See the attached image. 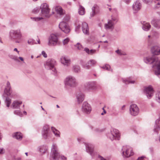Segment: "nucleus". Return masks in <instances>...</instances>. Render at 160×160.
<instances>
[{
	"label": "nucleus",
	"instance_id": "obj_44",
	"mask_svg": "<svg viewBox=\"0 0 160 160\" xmlns=\"http://www.w3.org/2000/svg\"><path fill=\"white\" fill-rule=\"evenodd\" d=\"M90 62L89 61L87 63L83 65V67L84 68L87 69H89L90 68Z\"/></svg>",
	"mask_w": 160,
	"mask_h": 160
},
{
	"label": "nucleus",
	"instance_id": "obj_15",
	"mask_svg": "<svg viewBox=\"0 0 160 160\" xmlns=\"http://www.w3.org/2000/svg\"><path fill=\"white\" fill-rule=\"evenodd\" d=\"M61 63L65 66H68L70 65L69 59L66 56H64L61 57L60 59Z\"/></svg>",
	"mask_w": 160,
	"mask_h": 160
},
{
	"label": "nucleus",
	"instance_id": "obj_18",
	"mask_svg": "<svg viewBox=\"0 0 160 160\" xmlns=\"http://www.w3.org/2000/svg\"><path fill=\"white\" fill-rule=\"evenodd\" d=\"M82 31L84 33L88 34L89 33V28L88 25L85 22H83L82 23Z\"/></svg>",
	"mask_w": 160,
	"mask_h": 160
},
{
	"label": "nucleus",
	"instance_id": "obj_54",
	"mask_svg": "<svg viewBox=\"0 0 160 160\" xmlns=\"http://www.w3.org/2000/svg\"><path fill=\"white\" fill-rule=\"evenodd\" d=\"M144 157H141L138 158L137 160H144Z\"/></svg>",
	"mask_w": 160,
	"mask_h": 160
},
{
	"label": "nucleus",
	"instance_id": "obj_16",
	"mask_svg": "<svg viewBox=\"0 0 160 160\" xmlns=\"http://www.w3.org/2000/svg\"><path fill=\"white\" fill-rule=\"evenodd\" d=\"M82 110L85 112L88 113L91 111V108L90 105L87 102H84L82 106Z\"/></svg>",
	"mask_w": 160,
	"mask_h": 160
},
{
	"label": "nucleus",
	"instance_id": "obj_36",
	"mask_svg": "<svg viewBox=\"0 0 160 160\" xmlns=\"http://www.w3.org/2000/svg\"><path fill=\"white\" fill-rule=\"evenodd\" d=\"M84 50L87 52L89 54H92L93 53H94L95 52L96 50H89V49L88 48H85L84 49Z\"/></svg>",
	"mask_w": 160,
	"mask_h": 160
},
{
	"label": "nucleus",
	"instance_id": "obj_59",
	"mask_svg": "<svg viewBox=\"0 0 160 160\" xmlns=\"http://www.w3.org/2000/svg\"><path fill=\"white\" fill-rule=\"evenodd\" d=\"M126 2L127 3H129V2H130V0H126Z\"/></svg>",
	"mask_w": 160,
	"mask_h": 160
},
{
	"label": "nucleus",
	"instance_id": "obj_46",
	"mask_svg": "<svg viewBox=\"0 0 160 160\" xmlns=\"http://www.w3.org/2000/svg\"><path fill=\"white\" fill-rule=\"evenodd\" d=\"M76 46L78 49L80 50L82 48V46L79 43H78Z\"/></svg>",
	"mask_w": 160,
	"mask_h": 160
},
{
	"label": "nucleus",
	"instance_id": "obj_51",
	"mask_svg": "<svg viewBox=\"0 0 160 160\" xmlns=\"http://www.w3.org/2000/svg\"><path fill=\"white\" fill-rule=\"evenodd\" d=\"M89 62H90V64H95L96 63V61H95L93 60H92L89 61Z\"/></svg>",
	"mask_w": 160,
	"mask_h": 160
},
{
	"label": "nucleus",
	"instance_id": "obj_52",
	"mask_svg": "<svg viewBox=\"0 0 160 160\" xmlns=\"http://www.w3.org/2000/svg\"><path fill=\"white\" fill-rule=\"evenodd\" d=\"M61 158L62 160H67L66 158L64 156H61Z\"/></svg>",
	"mask_w": 160,
	"mask_h": 160
},
{
	"label": "nucleus",
	"instance_id": "obj_8",
	"mask_svg": "<svg viewBox=\"0 0 160 160\" xmlns=\"http://www.w3.org/2000/svg\"><path fill=\"white\" fill-rule=\"evenodd\" d=\"M48 40V45L49 46H55L59 44L57 36L54 34H50Z\"/></svg>",
	"mask_w": 160,
	"mask_h": 160
},
{
	"label": "nucleus",
	"instance_id": "obj_5",
	"mask_svg": "<svg viewBox=\"0 0 160 160\" xmlns=\"http://www.w3.org/2000/svg\"><path fill=\"white\" fill-rule=\"evenodd\" d=\"M56 64V61L53 59H50L48 60L44 63L45 68L51 70V72L53 74L55 75L57 73V70L55 68Z\"/></svg>",
	"mask_w": 160,
	"mask_h": 160
},
{
	"label": "nucleus",
	"instance_id": "obj_53",
	"mask_svg": "<svg viewBox=\"0 0 160 160\" xmlns=\"http://www.w3.org/2000/svg\"><path fill=\"white\" fill-rule=\"evenodd\" d=\"M13 51H16V52H17L18 53V55H19V51L18 50V49L17 48H15L14 49Z\"/></svg>",
	"mask_w": 160,
	"mask_h": 160
},
{
	"label": "nucleus",
	"instance_id": "obj_29",
	"mask_svg": "<svg viewBox=\"0 0 160 160\" xmlns=\"http://www.w3.org/2000/svg\"><path fill=\"white\" fill-rule=\"evenodd\" d=\"M51 129L56 137H60V132L59 131L53 127H52Z\"/></svg>",
	"mask_w": 160,
	"mask_h": 160
},
{
	"label": "nucleus",
	"instance_id": "obj_41",
	"mask_svg": "<svg viewBox=\"0 0 160 160\" xmlns=\"http://www.w3.org/2000/svg\"><path fill=\"white\" fill-rule=\"evenodd\" d=\"M70 39L69 38H67L64 39L62 41V42L64 45H66L69 42Z\"/></svg>",
	"mask_w": 160,
	"mask_h": 160
},
{
	"label": "nucleus",
	"instance_id": "obj_3",
	"mask_svg": "<svg viewBox=\"0 0 160 160\" xmlns=\"http://www.w3.org/2000/svg\"><path fill=\"white\" fill-rule=\"evenodd\" d=\"M11 39L15 40L17 43H20L22 40V36L20 28L11 30L9 32Z\"/></svg>",
	"mask_w": 160,
	"mask_h": 160
},
{
	"label": "nucleus",
	"instance_id": "obj_25",
	"mask_svg": "<svg viewBox=\"0 0 160 160\" xmlns=\"http://www.w3.org/2000/svg\"><path fill=\"white\" fill-rule=\"evenodd\" d=\"M85 87L86 89L88 90H93L96 88V87L94 85L93 83H91L87 84L85 85Z\"/></svg>",
	"mask_w": 160,
	"mask_h": 160
},
{
	"label": "nucleus",
	"instance_id": "obj_24",
	"mask_svg": "<svg viewBox=\"0 0 160 160\" xmlns=\"http://www.w3.org/2000/svg\"><path fill=\"white\" fill-rule=\"evenodd\" d=\"M113 23L111 20H109L108 23L105 24V27L106 29H112L113 28Z\"/></svg>",
	"mask_w": 160,
	"mask_h": 160
},
{
	"label": "nucleus",
	"instance_id": "obj_26",
	"mask_svg": "<svg viewBox=\"0 0 160 160\" xmlns=\"http://www.w3.org/2000/svg\"><path fill=\"white\" fill-rule=\"evenodd\" d=\"M77 99L78 103L82 102L84 99V95L82 93H79L77 96Z\"/></svg>",
	"mask_w": 160,
	"mask_h": 160
},
{
	"label": "nucleus",
	"instance_id": "obj_12",
	"mask_svg": "<svg viewBox=\"0 0 160 160\" xmlns=\"http://www.w3.org/2000/svg\"><path fill=\"white\" fill-rule=\"evenodd\" d=\"M129 111L130 114L132 116H136L139 113V109L136 104H132L130 107Z\"/></svg>",
	"mask_w": 160,
	"mask_h": 160
},
{
	"label": "nucleus",
	"instance_id": "obj_45",
	"mask_svg": "<svg viewBox=\"0 0 160 160\" xmlns=\"http://www.w3.org/2000/svg\"><path fill=\"white\" fill-rule=\"evenodd\" d=\"M123 82L125 83L126 84H127L129 83H134V81H131L127 79L123 80Z\"/></svg>",
	"mask_w": 160,
	"mask_h": 160
},
{
	"label": "nucleus",
	"instance_id": "obj_21",
	"mask_svg": "<svg viewBox=\"0 0 160 160\" xmlns=\"http://www.w3.org/2000/svg\"><path fill=\"white\" fill-rule=\"evenodd\" d=\"M13 137L18 140H21L22 138V135L20 132H18L13 134Z\"/></svg>",
	"mask_w": 160,
	"mask_h": 160
},
{
	"label": "nucleus",
	"instance_id": "obj_58",
	"mask_svg": "<svg viewBox=\"0 0 160 160\" xmlns=\"http://www.w3.org/2000/svg\"><path fill=\"white\" fill-rule=\"evenodd\" d=\"M23 113L25 115H26L27 114V112L26 111H24L23 112Z\"/></svg>",
	"mask_w": 160,
	"mask_h": 160
},
{
	"label": "nucleus",
	"instance_id": "obj_19",
	"mask_svg": "<svg viewBox=\"0 0 160 160\" xmlns=\"http://www.w3.org/2000/svg\"><path fill=\"white\" fill-rule=\"evenodd\" d=\"M64 83L65 84V88L68 89L70 87V76H67L64 79Z\"/></svg>",
	"mask_w": 160,
	"mask_h": 160
},
{
	"label": "nucleus",
	"instance_id": "obj_50",
	"mask_svg": "<svg viewBox=\"0 0 160 160\" xmlns=\"http://www.w3.org/2000/svg\"><path fill=\"white\" fill-rule=\"evenodd\" d=\"M116 52L118 54L122 55H123L124 54L122 53L121 52V51L119 50H118L116 51Z\"/></svg>",
	"mask_w": 160,
	"mask_h": 160
},
{
	"label": "nucleus",
	"instance_id": "obj_17",
	"mask_svg": "<svg viewBox=\"0 0 160 160\" xmlns=\"http://www.w3.org/2000/svg\"><path fill=\"white\" fill-rule=\"evenodd\" d=\"M54 8L57 13L60 16L63 15L65 14V11L60 6H56Z\"/></svg>",
	"mask_w": 160,
	"mask_h": 160
},
{
	"label": "nucleus",
	"instance_id": "obj_23",
	"mask_svg": "<svg viewBox=\"0 0 160 160\" xmlns=\"http://www.w3.org/2000/svg\"><path fill=\"white\" fill-rule=\"evenodd\" d=\"M141 3L139 1H137L133 5V8L134 11H137L139 10L141 8Z\"/></svg>",
	"mask_w": 160,
	"mask_h": 160
},
{
	"label": "nucleus",
	"instance_id": "obj_32",
	"mask_svg": "<svg viewBox=\"0 0 160 160\" xmlns=\"http://www.w3.org/2000/svg\"><path fill=\"white\" fill-rule=\"evenodd\" d=\"M151 28V26L149 23H146L143 25V30L145 31H148Z\"/></svg>",
	"mask_w": 160,
	"mask_h": 160
},
{
	"label": "nucleus",
	"instance_id": "obj_49",
	"mask_svg": "<svg viewBox=\"0 0 160 160\" xmlns=\"http://www.w3.org/2000/svg\"><path fill=\"white\" fill-rule=\"evenodd\" d=\"M104 68L107 70H109L110 68V66L109 65H106L104 67Z\"/></svg>",
	"mask_w": 160,
	"mask_h": 160
},
{
	"label": "nucleus",
	"instance_id": "obj_39",
	"mask_svg": "<svg viewBox=\"0 0 160 160\" xmlns=\"http://www.w3.org/2000/svg\"><path fill=\"white\" fill-rule=\"evenodd\" d=\"M79 21H77L76 22L75 24L76 25L75 30L76 31H78L79 29L81 27L80 24L79 23Z\"/></svg>",
	"mask_w": 160,
	"mask_h": 160
},
{
	"label": "nucleus",
	"instance_id": "obj_7",
	"mask_svg": "<svg viewBox=\"0 0 160 160\" xmlns=\"http://www.w3.org/2000/svg\"><path fill=\"white\" fill-rule=\"evenodd\" d=\"M4 93L8 96H9L13 98H16L18 96L17 93L12 89L10 83L9 82H7L6 86L4 90Z\"/></svg>",
	"mask_w": 160,
	"mask_h": 160
},
{
	"label": "nucleus",
	"instance_id": "obj_1",
	"mask_svg": "<svg viewBox=\"0 0 160 160\" xmlns=\"http://www.w3.org/2000/svg\"><path fill=\"white\" fill-rule=\"evenodd\" d=\"M146 63H154L153 68L155 70V73L156 75H160V60H159L157 57L153 56L152 57H147L144 59Z\"/></svg>",
	"mask_w": 160,
	"mask_h": 160
},
{
	"label": "nucleus",
	"instance_id": "obj_38",
	"mask_svg": "<svg viewBox=\"0 0 160 160\" xmlns=\"http://www.w3.org/2000/svg\"><path fill=\"white\" fill-rule=\"evenodd\" d=\"M14 113L20 117H22L23 114L20 110H15L14 111Z\"/></svg>",
	"mask_w": 160,
	"mask_h": 160
},
{
	"label": "nucleus",
	"instance_id": "obj_37",
	"mask_svg": "<svg viewBox=\"0 0 160 160\" xmlns=\"http://www.w3.org/2000/svg\"><path fill=\"white\" fill-rule=\"evenodd\" d=\"M9 57L10 58L13 59L15 61L17 62H19V61L18 59V57L16 56L10 55L9 56Z\"/></svg>",
	"mask_w": 160,
	"mask_h": 160
},
{
	"label": "nucleus",
	"instance_id": "obj_56",
	"mask_svg": "<svg viewBox=\"0 0 160 160\" xmlns=\"http://www.w3.org/2000/svg\"><path fill=\"white\" fill-rule=\"evenodd\" d=\"M18 58H19L22 61H24L23 58L22 57H19Z\"/></svg>",
	"mask_w": 160,
	"mask_h": 160
},
{
	"label": "nucleus",
	"instance_id": "obj_64",
	"mask_svg": "<svg viewBox=\"0 0 160 160\" xmlns=\"http://www.w3.org/2000/svg\"><path fill=\"white\" fill-rule=\"evenodd\" d=\"M31 58H32H32H33V56L32 55V56H31Z\"/></svg>",
	"mask_w": 160,
	"mask_h": 160
},
{
	"label": "nucleus",
	"instance_id": "obj_27",
	"mask_svg": "<svg viewBox=\"0 0 160 160\" xmlns=\"http://www.w3.org/2000/svg\"><path fill=\"white\" fill-rule=\"evenodd\" d=\"M145 2L146 3H148L151 2H154L156 4L155 5L156 7L157 8L160 7V0H144Z\"/></svg>",
	"mask_w": 160,
	"mask_h": 160
},
{
	"label": "nucleus",
	"instance_id": "obj_4",
	"mask_svg": "<svg viewBox=\"0 0 160 160\" xmlns=\"http://www.w3.org/2000/svg\"><path fill=\"white\" fill-rule=\"evenodd\" d=\"M5 102L8 108L10 107L12 109H20V106L22 104V101L15 100L11 104V100L8 97L6 98Z\"/></svg>",
	"mask_w": 160,
	"mask_h": 160
},
{
	"label": "nucleus",
	"instance_id": "obj_48",
	"mask_svg": "<svg viewBox=\"0 0 160 160\" xmlns=\"http://www.w3.org/2000/svg\"><path fill=\"white\" fill-rule=\"evenodd\" d=\"M5 152V150L3 148H0V154H2Z\"/></svg>",
	"mask_w": 160,
	"mask_h": 160
},
{
	"label": "nucleus",
	"instance_id": "obj_30",
	"mask_svg": "<svg viewBox=\"0 0 160 160\" xmlns=\"http://www.w3.org/2000/svg\"><path fill=\"white\" fill-rule=\"evenodd\" d=\"M78 13L80 15H82L85 13V10L84 8L81 5H79L78 10Z\"/></svg>",
	"mask_w": 160,
	"mask_h": 160
},
{
	"label": "nucleus",
	"instance_id": "obj_62",
	"mask_svg": "<svg viewBox=\"0 0 160 160\" xmlns=\"http://www.w3.org/2000/svg\"><path fill=\"white\" fill-rule=\"evenodd\" d=\"M56 107H57V108H60V107H59V106L58 105H56Z\"/></svg>",
	"mask_w": 160,
	"mask_h": 160
},
{
	"label": "nucleus",
	"instance_id": "obj_42",
	"mask_svg": "<svg viewBox=\"0 0 160 160\" xmlns=\"http://www.w3.org/2000/svg\"><path fill=\"white\" fill-rule=\"evenodd\" d=\"M156 98L157 100L159 102H160V92H158L157 93Z\"/></svg>",
	"mask_w": 160,
	"mask_h": 160
},
{
	"label": "nucleus",
	"instance_id": "obj_47",
	"mask_svg": "<svg viewBox=\"0 0 160 160\" xmlns=\"http://www.w3.org/2000/svg\"><path fill=\"white\" fill-rule=\"evenodd\" d=\"M42 54L43 57L45 58L47 57V55L44 51H42Z\"/></svg>",
	"mask_w": 160,
	"mask_h": 160
},
{
	"label": "nucleus",
	"instance_id": "obj_13",
	"mask_svg": "<svg viewBox=\"0 0 160 160\" xmlns=\"http://www.w3.org/2000/svg\"><path fill=\"white\" fill-rule=\"evenodd\" d=\"M120 134L118 130L115 129L111 131V134L109 136V138L112 140L114 139L118 140L120 137Z\"/></svg>",
	"mask_w": 160,
	"mask_h": 160
},
{
	"label": "nucleus",
	"instance_id": "obj_60",
	"mask_svg": "<svg viewBox=\"0 0 160 160\" xmlns=\"http://www.w3.org/2000/svg\"><path fill=\"white\" fill-rule=\"evenodd\" d=\"M41 108H42V109L43 110V111H45V110L44 109V108L42 107V106H41Z\"/></svg>",
	"mask_w": 160,
	"mask_h": 160
},
{
	"label": "nucleus",
	"instance_id": "obj_35",
	"mask_svg": "<svg viewBox=\"0 0 160 160\" xmlns=\"http://www.w3.org/2000/svg\"><path fill=\"white\" fill-rule=\"evenodd\" d=\"M28 43L30 45H32L37 44V42L35 41L32 38H30L28 40Z\"/></svg>",
	"mask_w": 160,
	"mask_h": 160
},
{
	"label": "nucleus",
	"instance_id": "obj_28",
	"mask_svg": "<svg viewBox=\"0 0 160 160\" xmlns=\"http://www.w3.org/2000/svg\"><path fill=\"white\" fill-rule=\"evenodd\" d=\"M99 8L98 6L95 5L92 8V13L91 14V16L93 17L95 14L98 11Z\"/></svg>",
	"mask_w": 160,
	"mask_h": 160
},
{
	"label": "nucleus",
	"instance_id": "obj_14",
	"mask_svg": "<svg viewBox=\"0 0 160 160\" xmlns=\"http://www.w3.org/2000/svg\"><path fill=\"white\" fill-rule=\"evenodd\" d=\"M146 95L148 98H150L153 95V90L152 86H150L145 89Z\"/></svg>",
	"mask_w": 160,
	"mask_h": 160
},
{
	"label": "nucleus",
	"instance_id": "obj_31",
	"mask_svg": "<svg viewBox=\"0 0 160 160\" xmlns=\"http://www.w3.org/2000/svg\"><path fill=\"white\" fill-rule=\"evenodd\" d=\"M152 23L155 27L157 28H160V23L159 21L154 20L152 21Z\"/></svg>",
	"mask_w": 160,
	"mask_h": 160
},
{
	"label": "nucleus",
	"instance_id": "obj_11",
	"mask_svg": "<svg viewBox=\"0 0 160 160\" xmlns=\"http://www.w3.org/2000/svg\"><path fill=\"white\" fill-rule=\"evenodd\" d=\"M122 150L123 154L126 157H129L133 154L132 148L129 146L123 147Z\"/></svg>",
	"mask_w": 160,
	"mask_h": 160
},
{
	"label": "nucleus",
	"instance_id": "obj_40",
	"mask_svg": "<svg viewBox=\"0 0 160 160\" xmlns=\"http://www.w3.org/2000/svg\"><path fill=\"white\" fill-rule=\"evenodd\" d=\"M73 71L75 72H78L80 70V67L78 66H74L73 67Z\"/></svg>",
	"mask_w": 160,
	"mask_h": 160
},
{
	"label": "nucleus",
	"instance_id": "obj_63",
	"mask_svg": "<svg viewBox=\"0 0 160 160\" xmlns=\"http://www.w3.org/2000/svg\"><path fill=\"white\" fill-rule=\"evenodd\" d=\"M25 154L27 156H28V152H26V153H25Z\"/></svg>",
	"mask_w": 160,
	"mask_h": 160
},
{
	"label": "nucleus",
	"instance_id": "obj_33",
	"mask_svg": "<svg viewBox=\"0 0 160 160\" xmlns=\"http://www.w3.org/2000/svg\"><path fill=\"white\" fill-rule=\"evenodd\" d=\"M87 150L88 152H89L91 154L93 151V148L91 145H89L87 146Z\"/></svg>",
	"mask_w": 160,
	"mask_h": 160
},
{
	"label": "nucleus",
	"instance_id": "obj_57",
	"mask_svg": "<svg viewBox=\"0 0 160 160\" xmlns=\"http://www.w3.org/2000/svg\"><path fill=\"white\" fill-rule=\"evenodd\" d=\"M100 158L101 159V160H106V159L104 158L103 157L101 156H100Z\"/></svg>",
	"mask_w": 160,
	"mask_h": 160
},
{
	"label": "nucleus",
	"instance_id": "obj_55",
	"mask_svg": "<svg viewBox=\"0 0 160 160\" xmlns=\"http://www.w3.org/2000/svg\"><path fill=\"white\" fill-rule=\"evenodd\" d=\"M102 109L103 110V112H102L101 113V115H104V114H105L106 112V111L104 109V107H103V108H102Z\"/></svg>",
	"mask_w": 160,
	"mask_h": 160
},
{
	"label": "nucleus",
	"instance_id": "obj_34",
	"mask_svg": "<svg viewBox=\"0 0 160 160\" xmlns=\"http://www.w3.org/2000/svg\"><path fill=\"white\" fill-rule=\"evenodd\" d=\"M77 85V83L74 78H71V86L74 87Z\"/></svg>",
	"mask_w": 160,
	"mask_h": 160
},
{
	"label": "nucleus",
	"instance_id": "obj_43",
	"mask_svg": "<svg viewBox=\"0 0 160 160\" xmlns=\"http://www.w3.org/2000/svg\"><path fill=\"white\" fill-rule=\"evenodd\" d=\"M40 10V8H36L34 9L32 12L33 13H38Z\"/></svg>",
	"mask_w": 160,
	"mask_h": 160
},
{
	"label": "nucleus",
	"instance_id": "obj_9",
	"mask_svg": "<svg viewBox=\"0 0 160 160\" xmlns=\"http://www.w3.org/2000/svg\"><path fill=\"white\" fill-rule=\"evenodd\" d=\"M42 135L43 138L45 139L49 138L51 137L52 133L50 131L49 125H44L42 131Z\"/></svg>",
	"mask_w": 160,
	"mask_h": 160
},
{
	"label": "nucleus",
	"instance_id": "obj_2",
	"mask_svg": "<svg viewBox=\"0 0 160 160\" xmlns=\"http://www.w3.org/2000/svg\"><path fill=\"white\" fill-rule=\"evenodd\" d=\"M40 8L41 9V17H35L31 18L36 21H38L43 19L44 17L48 18L50 16L49 12L50 9L48 5L46 3L42 4L40 6Z\"/></svg>",
	"mask_w": 160,
	"mask_h": 160
},
{
	"label": "nucleus",
	"instance_id": "obj_10",
	"mask_svg": "<svg viewBox=\"0 0 160 160\" xmlns=\"http://www.w3.org/2000/svg\"><path fill=\"white\" fill-rule=\"evenodd\" d=\"M65 21L61 22L59 24V28L65 33H68L70 31V29L69 27L67 22L68 21L65 18Z\"/></svg>",
	"mask_w": 160,
	"mask_h": 160
},
{
	"label": "nucleus",
	"instance_id": "obj_61",
	"mask_svg": "<svg viewBox=\"0 0 160 160\" xmlns=\"http://www.w3.org/2000/svg\"><path fill=\"white\" fill-rule=\"evenodd\" d=\"M38 44H40V41L39 40V39L38 40Z\"/></svg>",
	"mask_w": 160,
	"mask_h": 160
},
{
	"label": "nucleus",
	"instance_id": "obj_20",
	"mask_svg": "<svg viewBox=\"0 0 160 160\" xmlns=\"http://www.w3.org/2000/svg\"><path fill=\"white\" fill-rule=\"evenodd\" d=\"M152 52L155 55H158L160 54V49L157 46H154L152 48Z\"/></svg>",
	"mask_w": 160,
	"mask_h": 160
},
{
	"label": "nucleus",
	"instance_id": "obj_6",
	"mask_svg": "<svg viewBox=\"0 0 160 160\" xmlns=\"http://www.w3.org/2000/svg\"><path fill=\"white\" fill-rule=\"evenodd\" d=\"M60 157L57 145L53 144L51 148L50 154V160H58Z\"/></svg>",
	"mask_w": 160,
	"mask_h": 160
},
{
	"label": "nucleus",
	"instance_id": "obj_22",
	"mask_svg": "<svg viewBox=\"0 0 160 160\" xmlns=\"http://www.w3.org/2000/svg\"><path fill=\"white\" fill-rule=\"evenodd\" d=\"M39 151L42 154H44L47 151L48 147L46 146H40L38 148Z\"/></svg>",
	"mask_w": 160,
	"mask_h": 160
}]
</instances>
